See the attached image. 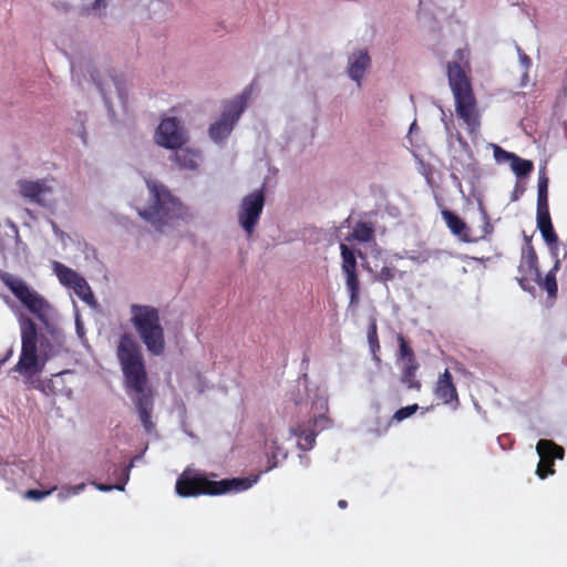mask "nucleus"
Masks as SVG:
<instances>
[{
  "mask_svg": "<svg viewBox=\"0 0 567 567\" xmlns=\"http://www.w3.org/2000/svg\"><path fill=\"white\" fill-rule=\"evenodd\" d=\"M116 357L120 362L124 388L132 395L140 421L146 432L155 424L152 421L154 410V393L148 385V377L140 344L131 333H123L117 343Z\"/></svg>",
  "mask_w": 567,
  "mask_h": 567,
  "instance_id": "nucleus-1",
  "label": "nucleus"
},
{
  "mask_svg": "<svg viewBox=\"0 0 567 567\" xmlns=\"http://www.w3.org/2000/svg\"><path fill=\"white\" fill-rule=\"evenodd\" d=\"M217 474L186 468L177 478L176 493L181 497H196L200 495L217 496L229 492H241L251 487L249 478H225L216 481Z\"/></svg>",
  "mask_w": 567,
  "mask_h": 567,
  "instance_id": "nucleus-2",
  "label": "nucleus"
},
{
  "mask_svg": "<svg viewBox=\"0 0 567 567\" xmlns=\"http://www.w3.org/2000/svg\"><path fill=\"white\" fill-rule=\"evenodd\" d=\"M147 187L153 203L147 208L138 210V214L150 221L156 230L163 233L165 227L172 226L175 220H184L189 217L187 207L173 196L163 184L147 181Z\"/></svg>",
  "mask_w": 567,
  "mask_h": 567,
  "instance_id": "nucleus-3",
  "label": "nucleus"
},
{
  "mask_svg": "<svg viewBox=\"0 0 567 567\" xmlns=\"http://www.w3.org/2000/svg\"><path fill=\"white\" fill-rule=\"evenodd\" d=\"M447 76L455 100V112L466 125L468 133L478 131L480 112L474 96L471 81L458 62H449Z\"/></svg>",
  "mask_w": 567,
  "mask_h": 567,
  "instance_id": "nucleus-4",
  "label": "nucleus"
},
{
  "mask_svg": "<svg viewBox=\"0 0 567 567\" xmlns=\"http://www.w3.org/2000/svg\"><path fill=\"white\" fill-rule=\"evenodd\" d=\"M131 323L136 330L147 351L156 357L165 352V331L157 308L148 305L133 303L130 307Z\"/></svg>",
  "mask_w": 567,
  "mask_h": 567,
  "instance_id": "nucleus-5",
  "label": "nucleus"
},
{
  "mask_svg": "<svg viewBox=\"0 0 567 567\" xmlns=\"http://www.w3.org/2000/svg\"><path fill=\"white\" fill-rule=\"evenodd\" d=\"M21 353L13 370L23 375L40 373L47 359L40 360L38 355L37 324L30 318H22L21 322Z\"/></svg>",
  "mask_w": 567,
  "mask_h": 567,
  "instance_id": "nucleus-6",
  "label": "nucleus"
},
{
  "mask_svg": "<svg viewBox=\"0 0 567 567\" xmlns=\"http://www.w3.org/2000/svg\"><path fill=\"white\" fill-rule=\"evenodd\" d=\"M3 284L10 289L14 297L33 313L41 322L47 323L49 318V302L20 278L9 274L1 277Z\"/></svg>",
  "mask_w": 567,
  "mask_h": 567,
  "instance_id": "nucleus-7",
  "label": "nucleus"
},
{
  "mask_svg": "<svg viewBox=\"0 0 567 567\" xmlns=\"http://www.w3.org/2000/svg\"><path fill=\"white\" fill-rule=\"evenodd\" d=\"M247 99L248 93L245 91L224 106L220 118L213 123L208 131L209 137L215 143H221L230 135L246 107Z\"/></svg>",
  "mask_w": 567,
  "mask_h": 567,
  "instance_id": "nucleus-8",
  "label": "nucleus"
},
{
  "mask_svg": "<svg viewBox=\"0 0 567 567\" xmlns=\"http://www.w3.org/2000/svg\"><path fill=\"white\" fill-rule=\"evenodd\" d=\"M265 206V195L262 189L255 190L246 195L239 205L237 219L241 228L250 238L258 225Z\"/></svg>",
  "mask_w": 567,
  "mask_h": 567,
  "instance_id": "nucleus-9",
  "label": "nucleus"
},
{
  "mask_svg": "<svg viewBox=\"0 0 567 567\" xmlns=\"http://www.w3.org/2000/svg\"><path fill=\"white\" fill-rule=\"evenodd\" d=\"M442 217L451 233L457 236L464 243H476L478 240L486 239V237L489 236L494 230V227L491 224L489 217L485 210H482L481 213L482 227L477 236L472 235L471 228L455 213L444 209L442 212Z\"/></svg>",
  "mask_w": 567,
  "mask_h": 567,
  "instance_id": "nucleus-10",
  "label": "nucleus"
},
{
  "mask_svg": "<svg viewBox=\"0 0 567 567\" xmlns=\"http://www.w3.org/2000/svg\"><path fill=\"white\" fill-rule=\"evenodd\" d=\"M187 141L184 127L176 117H165L161 121L154 134V142L164 148L176 151Z\"/></svg>",
  "mask_w": 567,
  "mask_h": 567,
  "instance_id": "nucleus-11",
  "label": "nucleus"
},
{
  "mask_svg": "<svg viewBox=\"0 0 567 567\" xmlns=\"http://www.w3.org/2000/svg\"><path fill=\"white\" fill-rule=\"evenodd\" d=\"M536 451L539 456L536 474L540 480H545L555 473L554 462L555 460H563L565 451L560 445L545 439L537 442Z\"/></svg>",
  "mask_w": 567,
  "mask_h": 567,
  "instance_id": "nucleus-12",
  "label": "nucleus"
},
{
  "mask_svg": "<svg viewBox=\"0 0 567 567\" xmlns=\"http://www.w3.org/2000/svg\"><path fill=\"white\" fill-rule=\"evenodd\" d=\"M19 190L22 197L41 206L47 205L45 196L52 193V187L44 179L18 182Z\"/></svg>",
  "mask_w": 567,
  "mask_h": 567,
  "instance_id": "nucleus-13",
  "label": "nucleus"
},
{
  "mask_svg": "<svg viewBox=\"0 0 567 567\" xmlns=\"http://www.w3.org/2000/svg\"><path fill=\"white\" fill-rule=\"evenodd\" d=\"M434 394L444 404H458L457 390L453 382V377L447 369H445V371L440 374L434 386Z\"/></svg>",
  "mask_w": 567,
  "mask_h": 567,
  "instance_id": "nucleus-14",
  "label": "nucleus"
},
{
  "mask_svg": "<svg viewBox=\"0 0 567 567\" xmlns=\"http://www.w3.org/2000/svg\"><path fill=\"white\" fill-rule=\"evenodd\" d=\"M171 159L174 161L181 169L197 171L202 165L203 155L198 150L181 146L171 155Z\"/></svg>",
  "mask_w": 567,
  "mask_h": 567,
  "instance_id": "nucleus-15",
  "label": "nucleus"
},
{
  "mask_svg": "<svg viewBox=\"0 0 567 567\" xmlns=\"http://www.w3.org/2000/svg\"><path fill=\"white\" fill-rule=\"evenodd\" d=\"M370 65V56L365 51H358L349 56L348 73L359 85Z\"/></svg>",
  "mask_w": 567,
  "mask_h": 567,
  "instance_id": "nucleus-16",
  "label": "nucleus"
},
{
  "mask_svg": "<svg viewBox=\"0 0 567 567\" xmlns=\"http://www.w3.org/2000/svg\"><path fill=\"white\" fill-rule=\"evenodd\" d=\"M537 228L539 229L544 240L548 245H557L558 236L553 227L551 217L549 212L536 213Z\"/></svg>",
  "mask_w": 567,
  "mask_h": 567,
  "instance_id": "nucleus-17",
  "label": "nucleus"
},
{
  "mask_svg": "<svg viewBox=\"0 0 567 567\" xmlns=\"http://www.w3.org/2000/svg\"><path fill=\"white\" fill-rule=\"evenodd\" d=\"M420 368L419 362H404L401 371V382L411 390L420 391L422 388L421 381L416 377V372Z\"/></svg>",
  "mask_w": 567,
  "mask_h": 567,
  "instance_id": "nucleus-18",
  "label": "nucleus"
},
{
  "mask_svg": "<svg viewBox=\"0 0 567 567\" xmlns=\"http://www.w3.org/2000/svg\"><path fill=\"white\" fill-rule=\"evenodd\" d=\"M349 292V307L355 308L360 302V279L358 271L343 272Z\"/></svg>",
  "mask_w": 567,
  "mask_h": 567,
  "instance_id": "nucleus-19",
  "label": "nucleus"
},
{
  "mask_svg": "<svg viewBox=\"0 0 567 567\" xmlns=\"http://www.w3.org/2000/svg\"><path fill=\"white\" fill-rule=\"evenodd\" d=\"M518 271L520 275L535 277L537 280L540 279V272L537 267V255L532 246H529L527 255L523 257L518 266Z\"/></svg>",
  "mask_w": 567,
  "mask_h": 567,
  "instance_id": "nucleus-20",
  "label": "nucleus"
},
{
  "mask_svg": "<svg viewBox=\"0 0 567 567\" xmlns=\"http://www.w3.org/2000/svg\"><path fill=\"white\" fill-rule=\"evenodd\" d=\"M548 183L549 179L546 175L545 168L539 171L538 185H537V213L549 212L548 204Z\"/></svg>",
  "mask_w": 567,
  "mask_h": 567,
  "instance_id": "nucleus-21",
  "label": "nucleus"
},
{
  "mask_svg": "<svg viewBox=\"0 0 567 567\" xmlns=\"http://www.w3.org/2000/svg\"><path fill=\"white\" fill-rule=\"evenodd\" d=\"M357 240L359 243H369L374 239V229L370 223L359 221L353 227L352 233L346 238V240Z\"/></svg>",
  "mask_w": 567,
  "mask_h": 567,
  "instance_id": "nucleus-22",
  "label": "nucleus"
},
{
  "mask_svg": "<svg viewBox=\"0 0 567 567\" xmlns=\"http://www.w3.org/2000/svg\"><path fill=\"white\" fill-rule=\"evenodd\" d=\"M53 270H54V274L56 275L59 281L66 286V287H72L79 279H80V275L66 267L65 265L59 262V261H53Z\"/></svg>",
  "mask_w": 567,
  "mask_h": 567,
  "instance_id": "nucleus-23",
  "label": "nucleus"
},
{
  "mask_svg": "<svg viewBox=\"0 0 567 567\" xmlns=\"http://www.w3.org/2000/svg\"><path fill=\"white\" fill-rule=\"evenodd\" d=\"M292 434L298 439V446L308 451L311 450L316 443V433L312 430L303 429L298 425L291 430Z\"/></svg>",
  "mask_w": 567,
  "mask_h": 567,
  "instance_id": "nucleus-24",
  "label": "nucleus"
},
{
  "mask_svg": "<svg viewBox=\"0 0 567 567\" xmlns=\"http://www.w3.org/2000/svg\"><path fill=\"white\" fill-rule=\"evenodd\" d=\"M340 252L342 258L341 269L342 272L358 271V264L354 250L346 244H340Z\"/></svg>",
  "mask_w": 567,
  "mask_h": 567,
  "instance_id": "nucleus-25",
  "label": "nucleus"
},
{
  "mask_svg": "<svg viewBox=\"0 0 567 567\" xmlns=\"http://www.w3.org/2000/svg\"><path fill=\"white\" fill-rule=\"evenodd\" d=\"M560 261L556 260L554 267L547 272L544 280H538L542 287L547 291L549 298H556L557 296V281L556 271L559 269Z\"/></svg>",
  "mask_w": 567,
  "mask_h": 567,
  "instance_id": "nucleus-26",
  "label": "nucleus"
},
{
  "mask_svg": "<svg viewBox=\"0 0 567 567\" xmlns=\"http://www.w3.org/2000/svg\"><path fill=\"white\" fill-rule=\"evenodd\" d=\"M511 168L517 177H524L534 169V164L529 159H524L515 154L511 162Z\"/></svg>",
  "mask_w": 567,
  "mask_h": 567,
  "instance_id": "nucleus-27",
  "label": "nucleus"
},
{
  "mask_svg": "<svg viewBox=\"0 0 567 567\" xmlns=\"http://www.w3.org/2000/svg\"><path fill=\"white\" fill-rule=\"evenodd\" d=\"M368 342L370 351L373 355V359L375 361H380V358L378 357V352L380 351V342L378 337V327H377V320L372 319L369 324L368 329Z\"/></svg>",
  "mask_w": 567,
  "mask_h": 567,
  "instance_id": "nucleus-28",
  "label": "nucleus"
},
{
  "mask_svg": "<svg viewBox=\"0 0 567 567\" xmlns=\"http://www.w3.org/2000/svg\"><path fill=\"white\" fill-rule=\"evenodd\" d=\"M396 340L399 342L398 361H401L402 364L404 362H411L412 360L413 362H416L417 360L415 358L414 351L406 341V339L402 334H398Z\"/></svg>",
  "mask_w": 567,
  "mask_h": 567,
  "instance_id": "nucleus-29",
  "label": "nucleus"
},
{
  "mask_svg": "<svg viewBox=\"0 0 567 567\" xmlns=\"http://www.w3.org/2000/svg\"><path fill=\"white\" fill-rule=\"evenodd\" d=\"M417 409H419V405L416 403L412 404V405L400 408L398 411H395V413L393 414L391 421H389L384 425V429H383L382 433L388 431V429L390 427L392 421L401 422V421L412 416L417 411ZM377 434L380 435L381 432L378 431Z\"/></svg>",
  "mask_w": 567,
  "mask_h": 567,
  "instance_id": "nucleus-30",
  "label": "nucleus"
},
{
  "mask_svg": "<svg viewBox=\"0 0 567 567\" xmlns=\"http://www.w3.org/2000/svg\"><path fill=\"white\" fill-rule=\"evenodd\" d=\"M71 288L83 301L91 303L94 300L93 292L83 277H80V279Z\"/></svg>",
  "mask_w": 567,
  "mask_h": 567,
  "instance_id": "nucleus-31",
  "label": "nucleus"
},
{
  "mask_svg": "<svg viewBox=\"0 0 567 567\" xmlns=\"http://www.w3.org/2000/svg\"><path fill=\"white\" fill-rule=\"evenodd\" d=\"M130 466H126L124 470H123V477L121 478V481L118 483H116L115 485H110V484H103V483H97V482H92V484L95 486L96 489L101 491V492H110L112 489H118V491H124V487L128 481V477H130Z\"/></svg>",
  "mask_w": 567,
  "mask_h": 567,
  "instance_id": "nucleus-32",
  "label": "nucleus"
},
{
  "mask_svg": "<svg viewBox=\"0 0 567 567\" xmlns=\"http://www.w3.org/2000/svg\"><path fill=\"white\" fill-rule=\"evenodd\" d=\"M56 489V486L51 487L48 491H40V489H28L23 497L32 501H41L45 496L51 495Z\"/></svg>",
  "mask_w": 567,
  "mask_h": 567,
  "instance_id": "nucleus-33",
  "label": "nucleus"
},
{
  "mask_svg": "<svg viewBox=\"0 0 567 567\" xmlns=\"http://www.w3.org/2000/svg\"><path fill=\"white\" fill-rule=\"evenodd\" d=\"M84 488H85V484L84 483H81V484H78V485H74V486H63L61 488V492L59 493L58 496L61 499H65L70 495L80 494L82 491H84Z\"/></svg>",
  "mask_w": 567,
  "mask_h": 567,
  "instance_id": "nucleus-34",
  "label": "nucleus"
},
{
  "mask_svg": "<svg viewBox=\"0 0 567 567\" xmlns=\"http://www.w3.org/2000/svg\"><path fill=\"white\" fill-rule=\"evenodd\" d=\"M395 274H396V269L394 267L384 266L379 271V274L377 276V280H379L383 284H386L388 281H391L395 278Z\"/></svg>",
  "mask_w": 567,
  "mask_h": 567,
  "instance_id": "nucleus-35",
  "label": "nucleus"
},
{
  "mask_svg": "<svg viewBox=\"0 0 567 567\" xmlns=\"http://www.w3.org/2000/svg\"><path fill=\"white\" fill-rule=\"evenodd\" d=\"M514 156H515L514 153L507 152L498 145L494 146V157H495L496 162L501 163V162L508 161L511 163Z\"/></svg>",
  "mask_w": 567,
  "mask_h": 567,
  "instance_id": "nucleus-36",
  "label": "nucleus"
},
{
  "mask_svg": "<svg viewBox=\"0 0 567 567\" xmlns=\"http://www.w3.org/2000/svg\"><path fill=\"white\" fill-rule=\"evenodd\" d=\"M532 280H536L535 277H530V276H527V275H520V277L517 278V281H518L519 286L524 290H529L530 289V281Z\"/></svg>",
  "mask_w": 567,
  "mask_h": 567,
  "instance_id": "nucleus-37",
  "label": "nucleus"
},
{
  "mask_svg": "<svg viewBox=\"0 0 567 567\" xmlns=\"http://www.w3.org/2000/svg\"><path fill=\"white\" fill-rule=\"evenodd\" d=\"M91 78L92 80L95 82L97 89L101 91V93L103 95H105V92H104V84L103 82L97 78V73L94 71L91 73Z\"/></svg>",
  "mask_w": 567,
  "mask_h": 567,
  "instance_id": "nucleus-38",
  "label": "nucleus"
},
{
  "mask_svg": "<svg viewBox=\"0 0 567 567\" xmlns=\"http://www.w3.org/2000/svg\"><path fill=\"white\" fill-rule=\"evenodd\" d=\"M93 8L94 9L106 8V0H95Z\"/></svg>",
  "mask_w": 567,
  "mask_h": 567,
  "instance_id": "nucleus-39",
  "label": "nucleus"
},
{
  "mask_svg": "<svg viewBox=\"0 0 567 567\" xmlns=\"http://www.w3.org/2000/svg\"><path fill=\"white\" fill-rule=\"evenodd\" d=\"M112 82L114 83L117 91H120V80L116 76H111Z\"/></svg>",
  "mask_w": 567,
  "mask_h": 567,
  "instance_id": "nucleus-40",
  "label": "nucleus"
},
{
  "mask_svg": "<svg viewBox=\"0 0 567 567\" xmlns=\"http://www.w3.org/2000/svg\"><path fill=\"white\" fill-rule=\"evenodd\" d=\"M338 506H339L341 509H344V508H347L348 503H347V501H344V499H340V501L338 502Z\"/></svg>",
  "mask_w": 567,
  "mask_h": 567,
  "instance_id": "nucleus-41",
  "label": "nucleus"
},
{
  "mask_svg": "<svg viewBox=\"0 0 567 567\" xmlns=\"http://www.w3.org/2000/svg\"><path fill=\"white\" fill-rule=\"evenodd\" d=\"M522 60H523L524 63H526L527 66L530 64V60H529V58L527 55H524L522 58Z\"/></svg>",
  "mask_w": 567,
  "mask_h": 567,
  "instance_id": "nucleus-42",
  "label": "nucleus"
},
{
  "mask_svg": "<svg viewBox=\"0 0 567 567\" xmlns=\"http://www.w3.org/2000/svg\"><path fill=\"white\" fill-rule=\"evenodd\" d=\"M456 54L458 55L460 60L463 59V51L462 50H457Z\"/></svg>",
  "mask_w": 567,
  "mask_h": 567,
  "instance_id": "nucleus-43",
  "label": "nucleus"
},
{
  "mask_svg": "<svg viewBox=\"0 0 567 567\" xmlns=\"http://www.w3.org/2000/svg\"><path fill=\"white\" fill-rule=\"evenodd\" d=\"M359 257L364 258V255L361 251H359Z\"/></svg>",
  "mask_w": 567,
  "mask_h": 567,
  "instance_id": "nucleus-44",
  "label": "nucleus"
}]
</instances>
